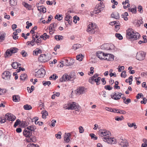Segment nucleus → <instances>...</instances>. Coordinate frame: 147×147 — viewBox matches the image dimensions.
Listing matches in <instances>:
<instances>
[{
	"label": "nucleus",
	"instance_id": "f257e3e1",
	"mask_svg": "<svg viewBox=\"0 0 147 147\" xmlns=\"http://www.w3.org/2000/svg\"><path fill=\"white\" fill-rule=\"evenodd\" d=\"M126 37L128 39L136 40L139 38L140 34L131 28H129L126 31Z\"/></svg>",
	"mask_w": 147,
	"mask_h": 147
},
{
	"label": "nucleus",
	"instance_id": "f03ea898",
	"mask_svg": "<svg viewBox=\"0 0 147 147\" xmlns=\"http://www.w3.org/2000/svg\"><path fill=\"white\" fill-rule=\"evenodd\" d=\"M36 129L35 126H29L25 128L23 132L24 135L26 137L30 138L32 135V133Z\"/></svg>",
	"mask_w": 147,
	"mask_h": 147
},
{
	"label": "nucleus",
	"instance_id": "7ed1b4c3",
	"mask_svg": "<svg viewBox=\"0 0 147 147\" xmlns=\"http://www.w3.org/2000/svg\"><path fill=\"white\" fill-rule=\"evenodd\" d=\"M64 107L66 109H75L76 111H77L80 108L78 104L75 102H73L72 103H69L67 104H65L64 105Z\"/></svg>",
	"mask_w": 147,
	"mask_h": 147
},
{
	"label": "nucleus",
	"instance_id": "20e7f679",
	"mask_svg": "<svg viewBox=\"0 0 147 147\" xmlns=\"http://www.w3.org/2000/svg\"><path fill=\"white\" fill-rule=\"evenodd\" d=\"M99 136L103 137L102 139L104 141L111 136L110 132L106 130H100L99 131Z\"/></svg>",
	"mask_w": 147,
	"mask_h": 147
},
{
	"label": "nucleus",
	"instance_id": "39448f33",
	"mask_svg": "<svg viewBox=\"0 0 147 147\" xmlns=\"http://www.w3.org/2000/svg\"><path fill=\"white\" fill-rule=\"evenodd\" d=\"M96 26V25L94 23H91L88 25L86 31L90 33L94 34L95 32V29Z\"/></svg>",
	"mask_w": 147,
	"mask_h": 147
},
{
	"label": "nucleus",
	"instance_id": "423d86ee",
	"mask_svg": "<svg viewBox=\"0 0 147 147\" xmlns=\"http://www.w3.org/2000/svg\"><path fill=\"white\" fill-rule=\"evenodd\" d=\"M146 53L143 51H140L137 53L136 56L137 59L140 61L143 60L145 58Z\"/></svg>",
	"mask_w": 147,
	"mask_h": 147
},
{
	"label": "nucleus",
	"instance_id": "0eeeda50",
	"mask_svg": "<svg viewBox=\"0 0 147 147\" xmlns=\"http://www.w3.org/2000/svg\"><path fill=\"white\" fill-rule=\"evenodd\" d=\"M74 78V77H73L70 76H68L66 74H65L60 79L59 81L60 82H62L63 81H67L68 80L72 81Z\"/></svg>",
	"mask_w": 147,
	"mask_h": 147
},
{
	"label": "nucleus",
	"instance_id": "6e6552de",
	"mask_svg": "<svg viewBox=\"0 0 147 147\" xmlns=\"http://www.w3.org/2000/svg\"><path fill=\"white\" fill-rule=\"evenodd\" d=\"M45 71L43 68H41L36 72L35 76L37 78L43 77L45 74Z\"/></svg>",
	"mask_w": 147,
	"mask_h": 147
},
{
	"label": "nucleus",
	"instance_id": "1a4fd4ad",
	"mask_svg": "<svg viewBox=\"0 0 147 147\" xmlns=\"http://www.w3.org/2000/svg\"><path fill=\"white\" fill-rule=\"evenodd\" d=\"M11 74L9 71H4L2 74V78L7 80L10 79Z\"/></svg>",
	"mask_w": 147,
	"mask_h": 147
},
{
	"label": "nucleus",
	"instance_id": "9d476101",
	"mask_svg": "<svg viewBox=\"0 0 147 147\" xmlns=\"http://www.w3.org/2000/svg\"><path fill=\"white\" fill-rule=\"evenodd\" d=\"M57 26V23H53L51 24L49 26V33L50 34H53L55 30V29Z\"/></svg>",
	"mask_w": 147,
	"mask_h": 147
},
{
	"label": "nucleus",
	"instance_id": "9b49d317",
	"mask_svg": "<svg viewBox=\"0 0 147 147\" xmlns=\"http://www.w3.org/2000/svg\"><path fill=\"white\" fill-rule=\"evenodd\" d=\"M5 119L9 121H13L15 120L16 117L11 113H7L5 116Z\"/></svg>",
	"mask_w": 147,
	"mask_h": 147
},
{
	"label": "nucleus",
	"instance_id": "f8f14e48",
	"mask_svg": "<svg viewBox=\"0 0 147 147\" xmlns=\"http://www.w3.org/2000/svg\"><path fill=\"white\" fill-rule=\"evenodd\" d=\"M113 95L111 96V98L114 100H118L120 99L122 94L119 92H115L113 93Z\"/></svg>",
	"mask_w": 147,
	"mask_h": 147
},
{
	"label": "nucleus",
	"instance_id": "ddd939ff",
	"mask_svg": "<svg viewBox=\"0 0 147 147\" xmlns=\"http://www.w3.org/2000/svg\"><path fill=\"white\" fill-rule=\"evenodd\" d=\"M105 5L102 6L99 5H97L94 9V10L96 11L95 13H98L102 11L105 7Z\"/></svg>",
	"mask_w": 147,
	"mask_h": 147
},
{
	"label": "nucleus",
	"instance_id": "4468645a",
	"mask_svg": "<svg viewBox=\"0 0 147 147\" xmlns=\"http://www.w3.org/2000/svg\"><path fill=\"white\" fill-rule=\"evenodd\" d=\"M104 59L108 61H112L114 60V56L111 54H105Z\"/></svg>",
	"mask_w": 147,
	"mask_h": 147
},
{
	"label": "nucleus",
	"instance_id": "2eb2a0df",
	"mask_svg": "<svg viewBox=\"0 0 147 147\" xmlns=\"http://www.w3.org/2000/svg\"><path fill=\"white\" fill-rule=\"evenodd\" d=\"M105 142H107L108 143L110 144H114L116 143V142L115 139L114 138L108 137L106 140H105Z\"/></svg>",
	"mask_w": 147,
	"mask_h": 147
},
{
	"label": "nucleus",
	"instance_id": "dca6fc26",
	"mask_svg": "<svg viewBox=\"0 0 147 147\" xmlns=\"http://www.w3.org/2000/svg\"><path fill=\"white\" fill-rule=\"evenodd\" d=\"M76 93L77 94L80 95L85 93L84 88V87H80L76 90Z\"/></svg>",
	"mask_w": 147,
	"mask_h": 147
},
{
	"label": "nucleus",
	"instance_id": "f3484780",
	"mask_svg": "<svg viewBox=\"0 0 147 147\" xmlns=\"http://www.w3.org/2000/svg\"><path fill=\"white\" fill-rule=\"evenodd\" d=\"M107 44H104L102 45L101 46L102 47H105V49L106 50H115V46L113 44H111L109 46V47H107L105 48L106 47H107Z\"/></svg>",
	"mask_w": 147,
	"mask_h": 147
},
{
	"label": "nucleus",
	"instance_id": "a211bd4d",
	"mask_svg": "<svg viewBox=\"0 0 147 147\" xmlns=\"http://www.w3.org/2000/svg\"><path fill=\"white\" fill-rule=\"evenodd\" d=\"M105 54L101 51H98L96 53V56L100 59H104Z\"/></svg>",
	"mask_w": 147,
	"mask_h": 147
},
{
	"label": "nucleus",
	"instance_id": "6ab92c4d",
	"mask_svg": "<svg viewBox=\"0 0 147 147\" xmlns=\"http://www.w3.org/2000/svg\"><path fill=\"white\" fill-rule=\"evenodd\" d=\"M73 61V60H70V61H69V60H68L67 59H65L64 60V61H62L63 63H64V65H66L67 66H70L72 65H73L74 63V62H71L70 61Z\"/></svg>",
	"mask_w": 147,
	"mask_h": 147
},
{
	"label": "nucleus",
	"instance_id": "aec40b11",
	"mask_svg": "<svg viewBox=\"0 0 147 147\" xmlns=\"http://www.w3.org/2000/svg\"><path fill=\"white\" fill-rule=\"evenodd\" d=\"M120 145L123 147H127L129 146V144L127 140L125 139L122 140L121 141Z\"/></svg>",
	"mask_w": 147,
	"mask_h": 147
},
{
	"label": "nucleus",
	"instance_id": "412c9836",
	"mask_svg": "<svg viewBox=\"0 0 147 147\" xmlns=\"http://www.w3.org/2000/svg\"><path fill=\"white\" fill-rule=\"evenodd\" d=\"M46 56L45 54H41L38 58L39 61L41 62H46Z\"/></svg>",
	"mask_w": 147,
	"mask_h": 147
},
{
	"label": "nucleus",
	"instance_id": "4be33fe9",
	"mask_svg": "<svg viewBox=\"0 0 147 147\" xmlns=\"http://www.w3.org/2000/svg\"><path fill=\"white\" fill-rule=\"evenodd\" d=\"M64 140L66 142H68L70 141L71 138V134L70 133H65L64 135Z\"/></svg>",
	"mask_w": 147,
	"mask_h": 147
},
{
	"label": "nucleus",
	"instance_id": "5701e85b",
	"mask_svg": "<svg viewBox=\"0 0 147 147\" xmlns=\"http://www.w3.org/2000/svg\"><path fill=\"white\" fill-rule=\"evenodd\" d=\"M72 17L70 16L69 14H66V15L65 18V20L67 21L69 24L71 23L72 20Z\"/></svg>",
	"mask_w": 147,
	"mask_h": 147
},
{
	"label": "nucleus",
	"instance_id": "b1692460",
	"mask_svg": "<svg viewBox=\"0 0 147 147\" xmlns=\"http://www.w3.org/2000/svg\"><path fill=\"white\" fill-rule=\"evenodd\" d=\"M111 16L112 18L117 20L119 19V14L117 12H114L112 13Z\"/></svg>",
	"mask_w": 147,
	"mask_h": 147
},
{
	"label": "nucleus",
	"instance_id": "393cba45",
	"mask_svg": "<svg viewBox=\"0 0 147 147\" xmlns=\"http://www.w3.org/2000/svg\"><path fill=\"white\" fill-rule=\"evenodd\" d=\"M22 4L26 8H28V10H30L32 9V6L30 5H29L28 3H26L25 2H23Z\"/></svg>",
	"mask_w": 147,
	"mask_h": 147
},
{
	"label": "nucleus",
	"instance_id": "a878e982",
	"mask_svg": "<svg viewBox=\"0 0 147 147\" xmlns=\"http://www.w3.org/2000/svg\"><path fill=\"white\" fill-rule=\"evenodd\" d=\"M41 53V51L38 49L37 48L33 51V54L34 55H38V53L40 54Z\"/></svg>",
	"mask_w": 147,
	"mask_h": 147
},
{
	"label": "nucleus",
	"instance_id": "bb28decb",
	"mask_svg": "<svg viewBox=\"0 0 147 147\" xmlns=\"http://www.w3.org/2000/svg\"><path fill=\"white\" fill-rule=\"evenodd\" d=\"M13 100L14 102H18L20 100V97L18 95H14L13 96Z\"/></svg>",
	"mask_w": 147,
	"mask_h": 147
},
{
	"label": "nucleus",
	"instance_id": "cd10ccee",
	"mask_svg": "<svg viewBox=\"0 0 147 147\" xmlns=\"http://www.w3.org/2000/svg\"><path fill=\"white\" fill-rule=\"evenodd\" d=\"M27 75L25 74H22L20 76V79L21 80L25 81L27 79Z\"/></svg>",
	"mask_w": 147,
	"mask_h": 147
},
{
	"label": "nucleus",
	"instance_id": "c85d7f7f",
	"mask_svg": "<svg viewBox=\"0 0 147 147\" xmlns=\"http://www.w3.org/2000/svg\"><path fill=\"white\" fill-rule=\"evenodd\" d=\"M20 63L18 62H13L12 63L11 65L12 67L14 69H16L19 66Z\"/></svg>",
	"mask_w": 147,
	"mask_h": 147
},
{
	"label": "nucleus",
	"instance_id": "c756f323",
	"mask_svg": "<svg viewBox=\"0 0 147 147\" xmlns=\"http://www.w3.org/2000/svg\"><path fill=\"white\" fill-rule=\"evenodd\" d=\"M82 47V45L79 44H75L72 47V49L74 50L80 48Z\"/></svg>",
	"mask_w": 147,
	"mask_h": 147
},
{
	"label": "nucleus",
	"instance_id": "7c9ffc66",
	"mask_svg": "<svg viewBox=\"0 0 147 147\" xmlns=\"http://www.w3.org/2000/svg\"><path fill=\"white\" fill-rule=\"evenodd\" d=\"M101 78L100 77H98L96 78L95 79L94 82L96 83V85H98L100 84V80Z\"/></svg>",
	"mask_w": 147,
	"mask_h": 147
},
{
	"label": "nucleus",
	"instance_id": "2f4dec72",
	"mask_svg": "<svg viewBox=\"0 0 147 147\" xmlns=\"http://www.w3.org/2000/svg\"><path fill=\"white\" fill-rule=\"evenodd\" d=\"M23 108L25 110H29L32 109V107L30 105L26 104L23 106Z\"/></svg>",
	"mask_w": 147,
	"mask_h": 147
},
{
	"label": "nucleus",
	"instance_id": "473e14b6",
	"mask_svg": "<svg viewBox=\"0 0 147 147\" xmlns=\"http://www.w3.org/2000/svg\"><path fill=\"white\" fill-rule=\"evenodd\" d=\"M128 11L132 13H136V7L135 6L134 8H129Z\"/></svg>",
	"mask_w": 147,
	"mask_h": 147
},
{
	"label": "nucleus",
	"instance_id": "72a5a7b5",
	"mask_svg": "<svg viewBox=\"0 0 147 147\" xmlns=\"http://www.w3.org/2000/svg\"><path fill=\"white\" fill-rule=\"evenodd\" d=\"M84 57L83 55L81 54H80L76 56V59L79 61H82Z\"/></svg>",
	"mask_w": 147,
	"mask_h": 147
},
{
	"label": "nucleus",
	"instance_id": "f704fd0d",
	"mask_svg": "<svg viewBox=\"0 0 147 147\" xmlns=\"http://www.w3.org/2000/svg\"><path fill=\"white\" fill-rule=\"evenodd\" d=\"M10 50L11 53L12 54L17 52L18 49L16 48L13 47L11 48L10 49Z\"/></svg>",
	"mask_w": 147,
	"mask_h": 147
},
{
	"label": "nucleus",
	"instance_id": "c9c22d12",
	"mask_svg": "<svg viewBox=\"0 0 147 147\" xmlns=\"http://www.w3.org/2000/svg\"><path fill=\"white\" fill-rule=\"evenodd\" d=\"M55 37L57 40H62L63 38V36L60 35H56Z\"/></svg>",
	"mask_w": 147,
	"mask_h": 147
},
{
	"label": "nucleus",
	"instance_id": "e433bc0d",
	"mask_svg": "<svg viewBox=\"0 0 147 147\" xmlns=\"http://www.w3.org/2000/svg\"><path fill=\"white\" fill-rule=\"evenodd\" d=\"M55 18L57 19L58 20H61L62 19V15H59L57 14L56 16H55Z\"/></svg>",
	"mask_w": 147,
	"mask_h": 147
},
{
	"label": "nucleus",
	"instance_id": "4c0bfd02",
	"mask_svg": "<svg viewBox=\"0 0 147 147\" xmlns=\"http://www.w3.org/2000/svg\"><path fill=\"white\" fill-rule=\"evenodd\" d=\"M12 54V53H11L10 49H8L5 52V57H6L10 56Z\"/></svg>",
	"mask_w": 147,
	"mask_h": 147
},
{
	"label": "nucleus",
	"instance_id": "58836bf2",
	"mask_svg": "<svg viewBox=\"0 0 147 147\" xmlns=\"http://www.w3.org/2000/svg\"><path fill=\"white\" fill-rule=\"evenodd\" d=\"M9 2L11 5H16V0H9Z\"/></svg>",
	"mask_w": 147,
	"mask_h": 147
},
{
	"label": "nucleus",
	"instance_id": "ea45409f",
	"mask_svg": "<svg viewBox=\"0 0 147 147\" xmlns=\"http://www.w3.org/2000/svg\"><path fill=\"white\" fill-rule=\"evenodd\" d=\"M138 11L139 12L142 13H143V9L142 7L140 5H139L138 7Z\"/></svg>",
	"mask_w": 147,
	"mask_h": 147
},
{
	"label": "nucleus",
	"instance_id": "a19ab883",
	"mask_svg": "<svg viewBox=\"0 0 147 147\" xmlns=\"http://www.w3.org/2000/svg\"><path fill=\"white\" fill-rule=\"evenodd\" d=\"M144 143L142 145V147H147V140L146 139H144L143 140Z\"/></svg>",
	"mask_w": 147,
	"mask_h": 147
},
{
	"label": "nucleus",
	"instance_id": "79ce46f5",
	"mask_svg": "<svg viewBox=\"0 0 147 147\" xmlns=\"http://www.w3.org/2000/svg\"><path fill=\"white\" fill-rule=\"evenodd\" d=\"M115 36L120 40H121L123 39L122 36L119 33H116L115 34Z\"/></svg>",
	"mask_w": 147,
	"mask_h": 147
},
{
	"label": "nucleus",
	"instance_id": "37998d69",
	"mask_svg": "<svg viewBox=\"0 0 147 147\" xmlns=\"http://www.w3.org/2000/svg\"><path fill=\"white\" fill-rule=\"evenodd\" d=\"M95 79L92 76L90 77L88 80L89 82L92 84H94Z\"/></svg>",
	"mask_w": 147,
	"mask_h": 147
},
{
	"label": "nucleus",
	"instance_id": "c03bdc74",
	"mask_svg": "<svg viewBox=\"0 0 147 147\" xmlns=\"http://www.w3.org/2000/svg\"><path fill=\"white\" fill-rule=\"evenodd\" d=\"M123 119V116H121V117L116 116L115 117V119L117 121H121Z\"/></svg>",
	"mask_w": 147,
	"mask_h": 147
},
{
	"label": "nucleus",
	"instance_id": "a18cd8bd",
	"mask_svg": "<svg viewBox=\"0 0 147 147\" xmlns=\"http://www.w3.org/2000/svg\"><path fill=\"white\" fill-rule=\"evenodd\" d=\"M61 131H59L57 134L55 135L57 139H60L61 138Z\"/></svg>",
	"mask_w": 147,
	"mask_h": 147
},
{
	"label": "nucleus",
	"instance_id": "49530a36",
	"mask_svg": "<svg viewBox=\"0 0 147 147\" xmlns=\"http://www.w3.org/2000/svg\"><path fill=\"white\" fill-rule=\"evenodd\" d=\"M20 53L24 57H25L28 55L27 53L24 50L22 51Z\"/></svg>",
	"mask_w": 147,
	"mask_h": 147
},
{
	"label": "nucleus",
	"instance_id": "de8ad7c7",
	"mask_svg": "<svg viewBox=\"0 0 147 147\" xmlns=\"http://www.w3.org/2000/svg\"><path fill=\"white\" fill-rule=\"evenodd\" d=\"M20 122V121L19 119H17L14 123L13 126L14 127H16L18 126Z\"/></svg>",
	"mask_w": 147,
	"mask_h": 147
},
{
	"label": "nucleus",
	"instance_id": "09e8293b",
	"mask_svg": "<svg viewBox=\"0 0 147 147\" xmlns=\"http://www.w3.org/2000/svg\"><path fill=\"white\" fill-rule=\"evenodd\" d=\"M105 88L107 90H110L112 89L113 87H111L110 85H106L105 86Z\"/></svg>",
	"mask_w": 147,
	"mask_h": 147
},
{
	"label": "nucleus",
	"instance_id": "8fccbe9b",
	"mask_svg": "<svg viewBox=\"0 0 147 147\" xmlns=\"http://www.w3.org/2000/svg\"><path fill=\"white\" fill-rule=\"evenodd\" d=\"M27 147H39V146L37 144H29L27 145Z\"/></svg>",
	"mask_w": 147,
	"mask_h": 147
},
{
	"label": "nucleus",
	"instance_id": "3c124183",
	"mask_svg": "<svg viewBox=\"0 0 147 147\" xmlns=\"http://www.w3.org/2000/svg\"><path fill=\"white\" fill-rule=\"evenodd\" d=\"M45 113H46V111H43L41 112V114L42 115V117L44 119L46 118V115Z\"/></svg>",
	"mask_w": 147,
	"mask_h": 147
},
{
	"label": "nucleus",
	"instance_id": "603ef678",
	"mask_svg": "<svg viewBox=\"0 0 147 147\" xmlns=\"http://www.w3.org/2000/svg\"><path fill=\"white\" fill-rule=\"evenodd\" d=\"M34 35H32V40L30 42V44L32 46H33L34 45V42L35 41V38L34 37Z\"/></svg>",
	"mask_w": 147,
	"mask_h": 147
},
{
	"label": "nucleus",
	"instance_id": "864d4df0",
	"mask_svg": "<svg viewBox=\"0 0 147 147\" xmlns=\"http://www.w3.org/2000/svg\"><path fill=\"white\" fill-rule=\"evenodd\" d=\"M51 121L52 123L50 125L51 127H55V124L56 123V121L55 120L53 119Z\"/></svg>",
	"mask_w": 147,
	"mask_h": 147
},
{
	"label": "nucleus",
	"instance_id": "5fc2aeb1",
	"mask_svg": "<svg viewBox=\"0 0 147 147\" xmlns=\"http://www.w3.org/2000/svg\"><path fill=\"white\" fill-rule=\"evenodd\" d=\"M53 18V17L52 15H50L49 16L48 18V20L47 21V23H48L49 22H50L52 20Z\"/></svg>",
	"mask_w": 147,
	"mask_h": 147
},
{
	"label": "nucleus",
	"instance_id": "6e6d98bb",
	"mask_svg": "<svg viewBox=\"0 0 147 147\" xmlns=\"http://www.w3.org/2000/svg\"><path fill=\"white\" fill-rule=\"evenodd\" d=\"M6 120L5 119V117L3 118H0V123H4L5 122V120Z\"/></svg>",
	"mask_w": 147,
	"mask_h": 147
},
{
	"label": "nucleus",
	"instance_id": "4d7b16f0",
	"mask_svg": "<svg viewBox=\"0 0 147 147\" xmlns=\"http://www.w3.org/2000/svg\"><path fill=\"white\" fill-rule=\"evenodd\" d=\"M79 131L80 133H82L84 132V130L82 127L81 126H80L79 127Z\"/></svg>",
	"mask_w": 147,
	"mask_h": 147
},
{
	"label": "nucleus",
	"instance_id": "13d9d810",
	"mask_svg": "<svg viewBox=\"0 0 147 147\" xmlns=\"http://www.w3.org/2000/svg\"><path fill=\"white\" fill-rule=\"evenodd\" d=\"M125 71H123L122 73H121V77L125 78L126 76V75L125 74Z\"/></svg>",
	"mask_w": 147,
	"mask_h": 147
},
{
	"label": "nucleus",
	"instance_id": "bf43d9fd",
	"mask_svg": "<svg viewBox=\"0 0 147 147\" xmlns=\"http://www.w3.org/2000/svg\"><path fill=\"white\" fill-rule=\"evenodd\" d=\"M40 38H42L44 40H46V33H44L43 35H42L40 36Z\"/></svg>",
	"mask_w": 147,
	"mask_h": 147
},
{
	"label": "nucleus",
	"instance_id": "052dcab7",
	"mask_svg": "<svg viewBox=\"0 0 147 147\" xmlns=\"http://www.w3.org/2000/svg\"><path fill=\"white\" fill-rule=\"evenodd\" d=\"M105 109L107 111H109L112 112H113V109H112V108L108 107H106Z\"/></svg>",
	"mask_w": 147,
	"mask_h": 147
},
{
	"label": "nucleus",
	"instance_id": "680f3d73",
	"mask_svg": "<svg viewBox=\"0 0 147 147\" xmlns=\"http://www.w3.org/2000/svg\"><path fill=\"white\" fill-rule=\"evenodd\" d=\"M90 137L91 138H94V140H96L97 139V138L96 137V136H95L94 134H90Z\"/></svg>",
	"mask_w": 147,
	"mask_h": 147
},
{
	"label": "nucleus",
	"instance_id": "e2e57ef3",
	"mask_svg": "<svg viewBox=\"0 0 147 147\" xmlns=\"http://www.w3.org/2000/svg\"><path fill=\"white\" fill-rule=\"evenodd\" d=\"M117 113L124 115L126 114V112L125 111L122 110H120L119 111H118L117 112Z\"/></svg>",
	"mask_w": 147,
	"mask_h": 147
},
{
	"label": "nucleus",
	"instance_id": "0e129e2a",
	"mask_svg": "<svg viewBox=\"0 0 147 147\" xmlns=\"http://www.w3.org/2000/svg\"><path fill=\"white\" fill-rule=\"evenodd\" d=\"M118 71L119 72H120L121 71L122 69H124V67L123 66H121L120 67V66H119L118 68Z\"/></svg>",
	"mask_w": 147,
	"mask_h": 147
},
{
	"label": "nucleus",
	"instance_id": "69168bd1",
	"mask_svg": "<svg viewBox=\"0 0 147 147\" xmlns=\"http://www.w3.org/2000/svg\"><path fill=\"white\" fill-rule=\"evenodd\" d=\"M115 30L116 32L120 28L119 25L116 24L115 26Z\"/></svg>",
	"mask_w": 147,
	"mask_h": 147
},
{
	"label": "nucleus",
	"instance_id": "338daca9",
	"mask_svg": "<svg viewBox=\"0 0 147 147\" xmlns=\"http://www.w3.org/2000/svg\"><path fill=\"white\" fill-rule=\"evenodd\" d=\"M47 57H48V58L47 57V59L48 60H49L51 58V55L50 54L47 53Z\"/></svg>",
	"mask_w": 147,
	"mask_h": 147
},
{
	"label": "nucleus",
	"instance_id": "774afa93",
	"mask_svg": "<svg viewBox=\"0 0 147 147\" xmlns=\"http://www.w3.org/2000/svg\"><path fill=\"white\" fill-rule=\"evenodd\" d=\"M43 6H38V9L40 12H41L42 10L43 9Z\"/></svg>",
	"mask_w": 147,
	"mask_h": 147
}]
</instances>
